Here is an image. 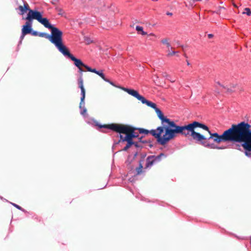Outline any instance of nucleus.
<instances>
[{"label": "nucleus", "instance_id": "nucleus-1", "mask_svg": "<svg viewBox=\"0 0 251 251\" xmlns=\"http://www.w3.org/2000/svg\"><path fill=\"white\" fill-rule=\"evenodd\" d=\"M156 112L164 126H159L156 129L151 130L150 132L161 145H165L170 140L174 138L176 134H181L185 136L190 135L193 139L198 142L205 141L206 138L203 136L195 131L194 129L196 127H200L207 131L210 135L212 134L207 126L198 122L194 121L184 126H179L176 125L174 121L165 117L158 108H156Z\"/></svg>", "mask_w": 251, "mask_h": 251}, {"label": "nucleus", "instance_id": "nucleus-2", "mask_svg": "<svg viewBox=\"0 0 251 251\" xmlns=\"http://www.w3.org/2000/svg\"><path fill=\"white\" fill-rule=\"evenodd\" d=\"M208 140H213L218 144L222 142L243 143L242 146L244 149L251 151V125L245 122L232 125L221 135L217 133L211 134Z\"/></svg>", "mask_w": 251, "mask_h": 251}, {"label": "nucleus", "instance_id": "nucleus-3", "mask_svg": "<svg viewBox=\"0 0 251 251\" xmlns=\"http://www.w3.org/2000/svg\"><path fill=\"white\" fill-rule=\"evenodd\" d=\"M100 127L109 129L117 133L125 134L126 136L124 138L122 135H120V138L123 141L134 142L133 138L135 136L131 134L132 130L128 128V125L111 124L100 126Z\"/></svg>", "mask_w": 251, "mask_h": 251}, {"label": "nucleus", "instance_id": "nucleus-4", "mask_svg": "<svg viewBox=\"0 0 251 251\" xmlns=\"http://www.w3.org/2000/svg\"><path fill=\"white\" fill-rule=\"evenodd\" d=\"M50 30L51 31L50 35L45 33H40L39 36L49 40L60 51L65 46L63 42V32L59 29Z\"/></svg>", "mask_w": 251, "mask_h": 251}, {"label": "nucleus", "instance_id": "nucleus-5", "mask_svg": "<svg viewBox=\"0 0 251 251\" xmlns=\"http://www.w3.org/2000/svg\"><path fill=\"white\" fill-rule=\"evenodd\" d=\"M122 90L127 92L128 94L136 98L139 100H140L143 103L147 104L148 106H150L153 108L156 109V105L155 103L147 100L143 96L140 95L138 91L133 89H130L125 87H120Z\"/></svg>", "mask_w": 251, "mask_h": 251}, {"label": "nucleus", "instance_id": "nucleus-6", "mask_svg": "<svg viewBox=\"0 0 251 251\" xmlns=\"http://www.w3.org/2000/svg\"><path fill=\"white\" fill-rule=\"evenodd\" d=\"M64 56H67L70 58L71 60L74 62L75 65L77 68H79L80 67H83L88 71V68H90V67L84 64L80 59L75 58L73 54H72L68 48L64 46L60 51Z\"/></svg>", "mask_w": 251, "mask_h": 251}, {"label": "nucleus", "instance_id": "nucleus-7", "mask_svg": "<svg viewBox=\"0 0 251 251\" xmlns=\"http://www.w3.org/2000/svg\"><path fill=\"white\" fill-rule=\"evenodd\" d=\"M29 12L33 20L35 19L37 20L46 27L50 29H58L57 27H54L51 25L47 18H42V16L40 12L35 10H30Z\"/></svg>", "mask_w": 251, "mask_h": 251}, {"label": "nucleus", "instance_id": "nucleus-8", "mask_svg": "<svg viewBox=\"0 0 251 251\" xmlns=\"http://www.w3.org/2000/svg\"><path fill=\"white\" fill-rule=\"evenodd\" d=\"M25 19L26 20V22L25 25H23L22 29V35L20 38L21 40L24 39L25 35L30 33L31 32L33 19L31 17L30 12H28L27 17Z\"/></svg>", "mask_w": 251, "mask_h": 251}, {"label": "nucleus", "instance_id": "nucleus-9", "mask_svg": "<svg viewBox=\"0 0 251 251\" xmlns=\"http://www.w3.org/2000/svg\"><path fill=\"white\" fill-rule=\"evenodd\" d=\"M165 154L161 153L157 156L151 155L147 157L146 159V168L151 167L154 163L160 161L162 157H165Z\"/></svg>", "mask_w": 251, "mask_h": 251}, {"label": "nucleus", "instance_id": "nucleus-10", "mask_svg": "<svg viewBox=\"0 0 251 251\" xmlns=\"http://www.w3.org/2000/svg\"><path fill=\"white\" fill-rule=\"evenodd\" d=\"M23 2L24 5H20L17 8V9L20 11L19 14L20 15H24L27 11L29 12L30 10H32L31 9H30L29 6L28 4L27 3V2H26L25 0H23Z\"/></svg>", "mask_w": 251, "mask_h": 251}, {"label": "nucleus", "instance_id": "nucleus-11", "mask_svg": "<svg viewBox=\"0 0 251 251\" xmlns=\"http://www.w3.org/2000/svg\"><path fill=\"white\" fill-rule=\"evenodd\" d=\"M88 71L94 73L98 75H99L100 76L104 81H108V79L105 77V75L103 73V71L101 70L100 71H97L95 69H92L91 68H88Z\"/></svg>", "mask_w": 251, "mask_h": 251}, {"label": "nucleus", "instance_id": "nucleus-12", "mask_svg": "<svg viewBox=\"0 0 251 251\" xmlns=\"http://www.w3.org/2000/svg\"><path fill=\"white\" fill-rule=\"evenodd\" d=\"M81 99H80V102L79 105L80 108H81L82 106L84 105V99L85 98V89H81Z\"/></svg>", "mask_w": 251, "mask_h": 251}, {"label": "nucleus", "instance_id": "nucleus-13", "mask_svg": "<svg viewBox=\"0 0 251 251\" xmlns=\"http://www.w3.org/2000/svg\"><path fill=\"white\" fill-rule=\"evenodd\" d=\"M136 30L139 34H141L142 35H145L147 34V33L143 30V28L142 26L137 25L136 26Z\"/></svg>", "mask_w": 251, "mask_h": 251}, {"label": "nucleus", "instance_id": "nucleus-14", "mask_svg": "<svg viewBox=\"0 0 251 251\" xmlns=\"http://www.w3.org/2000/svg\"><path fill=\"white\" fill-rule=\"evenodd\" d=\"M128 128L131 129L132 131L131 132V134L134 135V138L138 137L139 136L138 132L136 131L137 129L131 126H128Z\"/></svg>", "mask_w": 251, "mask_h": 251}, {"label": "nucleus", "instance_id": "nucleus-15", "mask_svg": "<svg viewBox=\"0 0 251 251\" xmlns=\"http://www.w3.org/2000/svg\"><path fill=\"white\" fill-rule=\"evenodd\" d=\"M161 42L164 44L166 45L167 47L168 48V50L170 49V48L172 50L173 49L172 47H171V44L169 43L168 39H164L161 40Z\"/></svg>", "mask_w": 251, "mask_h": 251}, {"label": "nucleus", "instance_id": "nucleus-16", "mask_svg": "<svg viewBox=\"0 0 251 251\" xmlns=\"http://www.w3.org/2000/svg\"><path fill=\"white\" fill-rule=\"evenodd\" d=\"M127 142V144L123 149V151H126L127 150L133 145H135L136 146H137V145L135 144L134 142Z\"/></svg>", "mask_w": 251, "mask_h": 251}, {"label": "nucleus", "instance_id": "nucleus-17", "mask_svg": "<svg viewBox=\"0 0 251 251\" xmlns=\"http://www.w3.org/2000/svg\"><path fill=\"white\" fill-rule=\"evenodd\" d=\"M78 86L81 89H83L84 88V86H83V79L82 78L81 76H80L78 79Z\"/></svg>", "mask_w": 251, "mask_h": 251}, {"label": "nucleus", "instance_id": "nucleus-18", "mask_svg": "<svg viewBox=\"0 0 251 251\" xmlns=\"http://www.w3.org/2000/svg\"><path fill=\"white\" fill-rule=\"evenodd\" d=\"M243 14H247L248 16L251 15V10L249 8H246L244 9V12L242 13Z\"/></svg>", "mask_w": 251, "mask_h": 251}, {"label": "nucleus", "instance_id": "nucleus-19", "mask_svg": "<svg viewBox=\"0 0 251 251\" xmlns=\"http://www.w3.org/2000/svg\"><path fill=\"white\" fill-rule=\"evenodd\" d=\"M136 170L137 172V175H139L142 172L143 166L141 164H140L139 167L137 168Z\"/></svg>", "mask_w": 251, "mask_h": 251}, {"label": "nucleus", "instance_id": "nucleus-20", "mask_svg": "<svg viewBox=\"0 0 251 251\" xmlns=\"http://www.w3.org/2000/svg\"><path fill=\"white\" fill-rule=\"evenodd\" d=\"M177 53V51H173V50H172V51H170V50H169V51H168V54H167V56L168 57H171V56H173V55H175V54H176V53Z\"/></svg>", "mask_w": 251, "mask_h": 251}, {"label": "nucleus", "instance_id": "nucleus-21", "mask_svg": "<svg viewBox=\"0 0 251 251\" xmlns=\"http://www.w3.org/2000/svg\"><path fill=\"white\" fill-rule=\"evenodd\" d=\"M151 131H148L146 129H139V132L140 133H145V134H148L149 133H151Z\"/></svg>", "mask_w": 251, "mask_h": 251}, {"label": "nucleus", "instance_id": "nucleus-22", "mask_svg": "<svg viewBox=\"0 0 251 251\" xmlns=\"http://www.w3.org/2000/svg\"><path fill=\"white\" fill-rule=\"evenodd\" d=\"M12 204H13V205L14 207H16V208H17V209H19V210H22V208L20 206H19V205H17V204H15V203H13Z\"/></svg>", "mask_w": 251, "mask_h": 251}, {"label": "nucleus", "instance_id": "nucleus-23", "mask_svg": "<svg viewBox=\"0 0 251 251\" xmlns=\"http://www.w3.org/2000/svg\"><path fill=\"white\" fill-rule=\"evenodd\" d=\"M86 113V109L85 108H83L82 110L81 111V114L82 115H85Z\"/></svg>", "mask_w": 251, "mask_h": 251}, {"label": "nucleus", "instance_id": "nucleus-24", "mask_svg": "<svg viewBox=\"0 0 251 251\" xmlns=\"http://www.w3.org/2000/svg\"><path fill=\"white\" fill-rule=\"evenodd\" d=\"M108 81H107V82H109L110 84H111L113 86H115V85H114V83L112 81H111L109 79H108Z\"/></svg>", "mask_w": 251, "mask_h": 251}, {"label": "nucleus", "instance_id": "nucleus-25", "mask_svg": "<svg viewBox=\"0 0 251 251\" xmlns=\"http://www.w3.org/2000/svg\"><path fill=\"white\" fill-rule=\"evenodd\" d=\"M82 67H79V68H78V69H79V71L80 72H81V73L82 72L84 71L83 70Z\"/></svg>", "mask_w": 251, "mask_h": 251}, {"label": "nucleus", "instance_id": "nucleus-26", "mask_svg": "<svg viewBox=\"0 0 251 251\" xmlns=\"http://www.w3.org/2000/svg\"><path fill=\"white\" fill-rule=\"evenodd\" d=\"M149 35L151 36L156 37L155 35L153 33H151Z\"/></svg>", "mask_w": 251, "mask_h": 251}, {"label": "nucleus", "instance_id": "nucleus-27", "mask_svg": "<svg viewBox=\"0 0 251 251\" xmlns=\"http://www.w3.org/2000/svg\"><path fill=\"white\" fill-rule=\"evenodd\" d=\"M212 36H213V35H212V34H208V37H209V38H211Z\"/></svg>", "mask_w": 251, "mask_h": 251}, {"label": "nucleus", "instance_id": "nucleus-28", "mask_svg": "<svg viewBox=\"0 0 251 251\" xmlns=\"http://www.w3.org/2000/svg\"><path fill=\"white\" fill-rule=\"evenodd\" d=\"M216 148L219 149H225V148H224V147H220V148L217 147Z\"/></svg>", "mask_w": 251, "mask_h": 251}, {"label": "nucleus", "instance_id": "nucleus-29", "mask_svg": "<svg viewBox=\"0 0 251 251\" xmlns=\"http://www.w3.org/2000/svg\"><path fill=\"white\" fill-rule=\"evenodd\" d=\"M33 35H37V33L36 32H34V33H32Z\"/></svg>", "mask_w": 251, "mask_h": 251}, {"label": "nucleus", "instance_id": "nucleus-30", "mask_svg": "<svg viewBox=\"0 0 251 251\" xmlns=\"http://www.w3.org/2000/svg\"><path fill=\"white\" fill-rule=\"evenodd\" d=\"M233 4L235 7H237V6L235 4L233 3Z\"/></svg>", "mask_w": 251, "mask_h": 251}, {"label": "nucleus", "instance_id": "nucleus-31", "mask_svg": "<svg viewBox=\"0 0 251 251\" xmlns=\"http://www.w3.org/2000/svg\"><path fill=\"white\" fill-rule=\"evenodd\" d=\"M245 154H246V155H248V152L247 151L245 152Z\"/></svg>", "mask_w": 251, "mask_h": 251}, {"label": "nucleus", "instance_id": "nucleus-32", "mask_svg": "<svg viewBox=\"0 0 251 251\" xmlns=\"http://www.w3.org/2000/svg\"><path fill=\"white\" fill-rule=\"evenodd\" d=\"M187 65H190V64H189V62H187Z\"/></svg>", "mask_w": 251, "mask_h": 251}]
</instances>
